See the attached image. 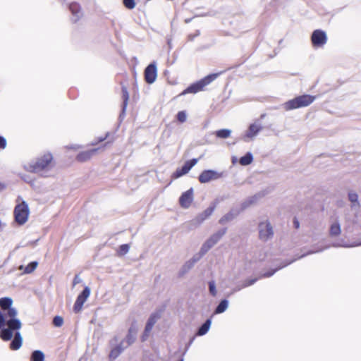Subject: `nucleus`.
Here are the masks:
<instances>
[{"label": "nucleus", "instance_id": "4468645a", "mask_svg": "<svg viewBox=\"0 0 361 361\" xmlns=\"http://www.w3.org/2000/svg\"><path fill=\"white\" fill-rule=\"evenodd\" d=\"M159 316L157 314H152L148 319L145 328L144 333L142 336V340L143 341L147 340V338H148L149 333L151 332L154 325L157 322Z\"/></svg>", "mask_w": 361, "mask_h": 361}, {"label": "nucleus", "instance_id": "bb28decb", "mask_svg": "<svg viewBox=\"0 0 361 361\" xmlns=\"http://www.w3.org/2000/svg\"><path fill=\"white\" fill-rule=\"evenodd\" d=\"M228 307V301L226 299L222 300L216 307L215 314H221L225 312Z\"/></svg>", "mask_w": 361, "mask_h": 361}, {"label": "nucleus", "instance_id": "c9c22d12", "mask_svg": "<svg viewBox=\"0 0 361 361\" xmlns=\"http://www.w3.org/2000/svg\"><path fill=\"white\" fill-rule=\"evenodd\" d=\"M293 261H294V259H293V260H292V261H290V262H287V263L284 264L283 265H282L281 267H279V268H277V269H275L272 270L271 271L266 272V273L263 274L262 276H264V277H270V276H271L272 275H274V273H275L278 269H281V268H282V267H284L287 266L288 264H290V263H291V262H293Z\"/></svg>", "mask_w": 361, "mask_h": 361}, {"label": "nucleus", "instance_id": "39448f33", "mask_svg": "<svg viewBox=\"0 0 361 361\" xmlns=\"http://www.w3.org/2000/svg\"><path fill=\"white\" fill-rule=\"evenodd\" d=\"M29 214L28 204L25 201H22L18 203L14 209L15 221L19 225H23L27 222Z\"/></svg>", "mask_w": 361, "mask_h": 361}, {"label": "nucleus", "instance_id": "20e7f679", "mask_svg": "<svg viewBox=\"0 0 361 361\" xmlns=\"http://www.w3.org/2000/svg\"><path fill=\"white\" fill-rule=\"evenodd\" d=\"M220 75V73H212L207 75L204 78L190 85L186 90H185L183 92V94L188 93H197L204 90V88L209 85L212 81L216 80L218 76Z\"/></svg>", "mask_w": 361, "mask_h": 361}, {"label": "nucleus", "instance_id": "a211bd4d", "mask_svg": "<svg viewBox=\"0 0 361 361\" xmlns=\"http://www.w3.org/2000/svg\"><path fill=\"white\" fill-rule=\"evenodd\" d=\"M69 8L73 16V20L78 21L82 16L80 5L77 3H72L69 6Z\"/></svg>", "mask_w": 361, "mask_h": 361}, {"label": "nucleus", "instance_id": "8fccbe9b", "mask_svg": "<svg viewBox=\"0 0 361 361\" xmlns=\"http://www.w3.org/2000/svg\"><path fill=\"white\" fill-rule=\"evenodd\" d=\"M357 245H361V243H358V244H356V245H354L353 246H357ZM345 247H351L352 245H344Z\"/></svg>", "mask_w": 361, "mask_h": 361}, {"label": "nucleus", "instance_id": "4c0bfd02", "mask_svg": "<svg viewBox=\"0 0 361 361\" xmlns=\"http://www.w3.org/2000/svg\"><path fill=\"white\" fill-rule=\"evenodd\" d=\"M348 199L353 204H358V195L353 192H350L348 193Z\"/></svg>", "mask_w": 361, "mask_h": 361}, {"label": "nucleus", "instance_id": "37998d69", "mask_svg": "<svg viewBox=\"0 0 361 361\" xmlns=\"http://www.w3.org/2000/svg\"><path fill=\"white\" fill-rule=\"evenodd\" d=\"M204 255H201V252H200L198 255H195L190 260L193 262V264H195L197 262H198L201 257H202Z\"/></svg>", "mask_w": 361, "mask_h": 361}, {"label": "nucleus", "instance_id": "5fc2aeb1", "mask_svg": "<svg viewBox=\"0 0 361 361\" xmlns=\"http://www.w3.org/2000/svg\"><path fill=\"white\" fill-rule=\"evenodd\" d=\"M305 255H302L300 257H299L298 258H301L302 257H304Z\"/></svg>", "mask_w": 361, "mask_h": 361}, {"label": "nucleus", "instance_id": "f8f14e48", "mask_svg": "<svg viewBox=\"0 0 361 361\" xmlns=\"http://www.w3.org/2000/svg\"><path fill=\"white\" fill-rule=\"evenodd\" d=\"M197 163V159H192L190 161H188L185 163L182 168L178 169L175 173H173V178H178L180 176L188 173L190 170Z\"/></svg>", "mask_w": 361, "mask_h": 361}, {"label": "nucleus", "instance_id": "473e14b6", "mask_svg": "<svg viewBox=\"0 0 361 361\" xmlns=\"http://www.w3.org/2000/svg\"><path fill=\"white\" fill-rule=\"evenodd\" d=\"M214 245L207 239L200 248L201 255H204Z\"/></svg>", "mask_w": 361, "mask_h": 361}, {"label": "nucleus", "instance_id": "6ab92c4d", "mask_svg": "<svg viewBox=\"0 0 361 361\" xmlns=\"http://www.w3.org/2000/svg\"><path fill=\"white\" fill-rule=\"evenodd\" d=\"M136 334H137V330H136V329L135 327L131 326L128 329V334L126 336V339L122 341H126L125 342V345L127 348L128 346H130V345H132L135 341Z\"/></svg>", "mask_w": 361, "mask_h": 361}, {"label": "nucleus", "instance_id": "a18cd8bd", "mask_svg": "<svg viewBox=\"0 0 361 361\" xmlns=\"http://www.w3.org/2000/svg\"><path fill=\"white\" fill-rule=\"evenodd\" d=\"M326 248H327V247H319L317 250L312 249L310 251H309L307 254H312V253H316V252H322V251H323L324 250H325Z\"/></svg>", "mask_w": 361, "mask_h": 361}, {"label": "nucleus", "instance_id": "864d4df0", "mask_svg": "<svg viewBox=\"0 0 361 361\" xmlns=\"http://www.w3.org/2000/svg\"><path fill=\"white\" fill-rule=\"evenodd\" d=\"M114 340L115 341V342H117V341H118L116 337H115Z\"/></svg>", "mask_w": 361, "mask_h": 361}, {"label": "nucleus", "instance_id": "cd10ccee", "mask_svg": "<svg viewBox=\"0 0 361 361\" xmlns=\"http://www.w3.org/2000/svg\"><path fill=\"white\" fill-rule=\"evenodd\" d=\"M253 161V156L251 152H247L245 156L242 157L240 160L239 163L242 166H247L250 164Z\"/></svg>", "mask_w": 361, "mask_h": 361}, {"label": "nucleus", "instance_id": "423d86ee", "mask_svg": "<svg viewBox=\"0 0 361 361\" xmlns=\"http://www.w3.org/2000/svg\"><path fill=\"white\" fill-rule=\"evenodd\" d=\"M259 238L262 241H267L274 236V229L271 224L267 219L261 221L258 225Z\"/></svg>", "mask_w": 361, "mask_h": 361}, {"label": "nucleus", "instance_id": "c85d7f7f", "mask_svg": "<svg viewBox=\"0 0 361 361\" xmlns=\"http://www.w3.org/2000/svg\"><path fill=\"white\" fill-rule=\"evenodd\" d=\"M341 226L338 221L334 222L330 227V235L331 236H338L341 233Z\"/></svg>", "mask_w": 361, "mask_h": 361}, {"label": "nucleus", "instance_id": "f3484780", "mask_svg": "<svg viewBox=\"0 0 361 361\" xmlns=\"http://www.w3.org/2000/svg\"><path fill=\"white\" fill-rule=\"evenodd\" d=\"M126 341H121V343L113 348L109 353V359L113 360L117 358L120 354L126 349L127 347L125 345Z\"/></svg>", "mask_w": 361, "mask_h": 361}, {"label": "nucleus", "instance_id": "7c9ffc66", "mask_svg": "<svg viewBox=\"0 0 361 361\" xmlns=\"http://www.w3.org/2000/svg\"><path fill=\"white\" fill-rule=\"evenodd\" d=\"M231 130L229 129H221L215 132V135L219 138L226 139L230 137Z\"/></svg>", "mask_w": 361, "mask_h": 361}, {"label": "nucleus", "instance_id": "de8ad7c7", "mask_svg": "<svg viewBox=\"0 0 361 361\" xmlns=\"http://www.w3.org/2000/svg\"><path fill=\"white\" fill-rule=\"evenodd\" d=\"M5 188V185L0 182V192H1Z\"/></svg>", "mask_w": 361, "mask_h": 361}, {"label": "nucleus", "instance_id": "49530a36", "mask_svg": "<svg viewBox=\"0 0 361 361\" xmlns=\"http://www.w3.org/2000/svg\"><path fill=\"white\" fill-rule=\"evenodd\" d=\"M80 281V278L79 277V276L76 275L73 279V285H76L77 283H79Z\"/></svg>", "mask_w": 361, "mask_h": 361}, {"label": "nucleus", "instance_id": "3c124183", "mask_svg": "<svg viewBox=\"0 0 361 361\" xmlns=\"http://www.w3.org/2000/svg\"><path fill=\"white\" fill-rule=\"evenodd\" d=\"M105 138H106V137H102V138H100V139H99V142H102V141L104 140H105Z\"/></svg>", "mask_w": 361, "mask_h": 361}, {"label": "nucleus", "instance_id": "412c9836", "mask_svg": "<svg viewBox=\"0 0 361 361\" xmlns=\"http://www.w3.org/2000/svg\"><path fill=\"white\" fill-rule=\"evenodd\" d=\"M264 196L263 192H259L253 196L248 197L246 200H245L242 204L243 209L256 203L260 198Z\"/></svg>", "mask_w": 361, "mask_h": 361}, {"label": "nucleus", "instance_id": "ddd939ff", "mask_svg": "<svg viewBox=\"0 0 361 361\" xmlns=\"http://www.w3.org/2000/svg\"><path fill=\"white\" fill-rule=\"evenodd\" d=\"M193 200L192 188L184 192L179 199V203L183 208L188 209L191 205Z\"/></svg>", "mask_w": 361, "mask_h": 361}, {"label": "nucleus", "instance_id": "dca6fc26", "mask_svg": "<svg viewBox=\"0 0 361 361\" xmlns=\"http://www.w3.org/2000/svg\"><path fill=\"white\" fill-rule=\"evenodd\" d=\"M18 331L19 330L13 331V333L16 331L14 333V338L10 344V348L13 350H17L22 346L23 338Z\"/></svg>", "mask_w": 361, "mask_h": 361}, {"label": "nucleus", "instance_id": "1a4fd4ad", "mask_svg": "<svg viewBox=\"0 0 361 361\" xmlns=\"http://www.w3.org/2000/svg\"><path fill=\"white\" fill-rule=\"evenodd\" d=\"M223 176V173L214 170H204L199 176V181L201 183H209L217 180Z\"/></svg>", "mask_w": 361, "mask_h": 361}, {"label": "nucleus", "instance_id": "09e8293b", "mask_svg": "<svg viewBox=\"0 0 361 361\" xmlns=\"http://www.w3.org/2000/svg\"><path fill=\"white\" fill-rule=\"evenodd\" d=\"M294 223H295V227H296V228H298V226H299V223H298V221H295V222H294Z\"/></svg>", "mask_w": 361, "mask_h": 361}, {"label": "nucleus", "instance_id": "aec40b11", "mask_svg": "<svg viewBox=\"0 0 361 361\" xmlns=\"http://www.w3.org/2000/svg\"><path fill=\"white\" fill-rule=\"evenodd\" d=\"M97 151V149H92L79 153L77 155V160L81 162L89 160Z\"/></svg>", "mask_w": 361, "mask_h": 361}, {"label": "nucleus", "instance_id": "6e6d98bb", "mask_svg": "<svg viewBox=\"0 0 361 361\" xmlns=\"http://www.w3.org/2000/svg\"><path fill=\"white\" fill-rule=\"evenodd\" d=\"M179 361H183V359L182 358V359H180Z\"/></svg>", "mask_w": 361, "mask_h": 361}, {"label": "nucleus", "instance_id": "c03bdc74", "mask_svg": "<svg viewBox=\"0 0 361 361\" xmlns=\"http://www.w3.org/2000/svg\"><path fill=\"white\" fill-rule=\"evenodd\" d=\"M6 147V140L4 137L0 136V148L4 149Z\"/></svg>", "mask_w": 361, "mask_h": 361}, {"label": "nucleus", "instance_id": "4be33fe9", "mask_svg": "<svg viewBox=\"0 0 361 361\" xmlns=\"http://www.w3.org/2000/svg\"><path fill=\"white\" fill-rule=\"evenodd\" d=\"M238 214V212L231 210L228 213L226 214L219 219V224H225L234 219Z\"/></svg>", "mask_w": 361, "mask_h": 361}, {"label": "nucleus", "instance_id": "f03ea898", "mask_svg": "<svg viewBox=\"0 0 361 361\" xmlns=\"http://www.w3.org/2000/svg\"><path fill=\"white\" fill-rule=\"evenodd\" d=\"M53 157L49 153L44 154L43 156L37 159V160L30 165V168L34 173H39L43 176H47V172L53 167Z\"/></svg>", "mask_w": 361, "mask_h": 361}, {"label": "nucleus", "instance_id": "9d476101", "mask_svg": "<svg viewBox=\"0 0 361 361\" xmlns=\"http://www.w3.org/2000/svg\"><path fill=\"white\" fill-rule=\"evenodd\" d=\"M90 295V289L86 286L82 293L78 296L73 306V310L75 313L80 312L82 308L83 304Z\"/></svg>", "mask_w": 361, "mask_h": 361}, {"label": "nucleus", "instance_id": "c756f323", "mask_svg": "<svg viewBox=\"0 0 361 361\" xmlns=\"http://www.w3.org/2000/svg\"><path fill=\"white\" fill-rule=\"evenodd\" d=\"M30 361H44V354L41 350H35L32 353Z\"/></svg>", "mask_w": 361, "mask_h": 361}, {"label": "nucleus", "instance_id": "a19ab883", "mask_svg": "<svg viewBox=\"0 0 361 361\" xmlns=\"http://www.w3.org/2000/svg\"><path fill=\"white\" fill-rule=\"evenodd\" d=\"M123 4L128 9H133L135 7V2L134 0H123Z\"/></svg>", "mask_w": 361, "mask_h": 361}, {"label": "nucleus", "instance_id": "79ce46f5", "mask_svg": "<svg viewBox=\"0 0 361 361\" xmlns=\"http://www.w3.org/2000/svg\"><path fill=\"white\" fill-rule=\"evenodd\" d=\"M130 247L127 244H123L120 246L119 253L121 255H125L129 251Z\"/></svg>", "mask_w": 361, "mask_h": 361}, {"label": "nucleus", "instance_id": "f257e3e1", "mask_svg": "<svg viewBox=\"0 0 361 361\" xmlns=\"http://www.w3.org/2000/svg\"><path fill=\"white\" fill-rule=\"evenodd\" d=\"M13 300L11 298H0V307L6 314V317H9L7 322V328L1 329L0 337L4 341H9L13 337V331L20 330L22 327V323L17 318L18 312L16 308L12 307Z\"/></svg>", "mask_w": 361, "mask_h": 361}, {"label": "nucleus", "instance_id": "e433bc0d", "mask_svg": "<svg viewBox=\"0 0 361 361\" xmlns=\"http://www.w3.org/2000/svg\"><path fill=\"white\" fill-rule=\"evenodd\" d=\"M63 324V319L60 316H55L53 319V324L56 327H60Z\"/></svg>", "mask_w": 361, "mask_h": 361}, {"label": "nucleus", "instance_id": "2eb2a0df", "mask_svg": "<svg viewBox=\"0 0 361 361\" xmlns=\"http://www.w3.org/2000/svg\"><path fill=\"white\" fill-rule=\"evenodd\" d=\"M216 203H212L208 208H207L202 213L199 214L195 221L198 224H202L204 221L208 219L214 212L216 208Z\"/></svg>", "mask_w": 361, "mask_h": 361}, {"label": "nucleus", "instance_id": "ea45409f", "mask_svg": "<svg viewBox=\"0 0 361 361\" xmlns=\"http://www.w3.org/2000/svg\"><path fill=\"white\" fill-rule=\"evenodd\" d=\"M195 265V264H193V262L190 259L188 260V262H185V264L183 265V268H182V270H183V273H186L188 271H189L193 266Z\"/></svg>", "mask_w": 361, "mask_h": 361}, {"label": "nucleus", "instance_id": "2f4dec72", "mask_svg": "<svg viewBox=\"0 0 361 361\" xmlns=\"http://www.w3.org/2000/svg\"><path fill=\"white\" fill-rule=\"evenodd\" d=\"M257 281V279H247V280L243 281L242 286L235 287L233 289V291H238V290H240V289H242L243 288H246V287H248L250 286H252Z\"/></svg>", "mask_w": 361, "mask_h": 361}, {"label": "nucleus", "instance_id": "7ed1b4c3", "mask_svg": "<svg viewBox=\"0 0 361 361\" xmlns=\"http://www.w3.org/2000/svg\"><path fill=\"white\" fill-rule=\"evenodd\" d=\"M315 99V97L308 94H304L297 97L283 104V108L286 111L295 109L298 108L307 106L311 104Z\"/></svg>", "mask_w": 361, "mask_h": 361}, {"label": "nucleus", "instance_id": "f704fd0d", "mask_svg": "<svg viewBox=\"0 0 361 361\" xmlns=\"http://www.w3.org/2000/svg\"><path fill=\"white\" fill-rule=\"evenodd\" d=\"M209 290L212 295L216 296L217 291L216 288V284L214 281H211L209 282Z\"/></svg>", "mask_w": 361, "mask_h": 361}, {"label": "nucleus", "instance_id": "58836bf2", "mask_svg": "<svg viewBox=\"0 0 361 361\" xmlns=\"http://www.w3.org/2000/svg\"><path fill=\"white\" fill-rule=\"evenodd\" d=\"M177 119L180 123H184L187 119V114L185 111H180L177 114Z\"/></svg>", "mask_w": 361, "mask_h": 361}, {"label": "nucleus", "instance_id": "5701e85b", "mask_svg": "<svg viewBox=\"0 0 361 361\" xmlns=\"http://www.w3.org/2000/svg\"><path fill=\"white\" fill-rule=\"evenodd\" d=\"M226 228H222L214 233L208 240L215 245L220 239L226 234Z\"/></svg>", "mask_w": 361, "mask_h": 361}, {"label": "nucleus", "instance_id": "9b49d317", "mask_svg": "<svg viewBox=\"0 0 361 361\" xmlns=\"http://www.w3.org/2000/svg\"><path fill=\"white\" fill-rule=\"evenodd\" d=\"M157 77V69L155 62L148 65L145 70V80L149 83H153Z\"/></svg>", "mask_w": 361, "mask_h": 361}, {"label": "nucleus", "instance_id": "0eeeda50", "mask_svg": "<svg viewBox=\"0 0 361 361\" xmlns=\"http://www.w3.org/2000/svg\"><path fill=\"white\" fill-rule=\"evenodd\" d=\"M311 42L314 48H322L327 42L326 32L322 30H315L311 35Z\"/></svg>", "mask_w": 361, "mask_h": 361}, {"label": "nucleus", "instance_id": "72a5a7b5", "mask_svg": "<svg viewBox=\"0 0 361 361\" xmlns=\"http://www.w3.org/2000/svg\"><path fill=\"white\" fill-rule=\"evenodd\" d=\"M8 319L9 317H6V314L0 312V329H1L4 326H7V322Z\"/></svg>", "mask_w": 361, "mask_h": 361}, {"label": "nucleus", "instance_id": "393cba45", "mask_svg": "<svg viewBox=\"0 0 361 361\" xmlns=\"http://www.w3.org/2000/svg\"><path fill=\"white\" fill-rule=\"evenodd\" d=\"M212 324V321L210 319L206 320V322L199 328L197 335V336H203L206 334L209 330L210 326Z\"/></svg>", "mask_w": 361, "mask_h": 361}, {"label": "nucleus", "instance_id": "603ef678", "mask_svg": "<svg viewBox=\"0 0 361 361\" xmlns=\"http://www.w3.org/2000/svg\"><path fill=\"white\" fill-rule=\"evenodd\" d=\"M189 38H190V40H192V39H193V38H194V37H191V36L190 35V36H189Z\"/></svg>", "mask_w": 361, "mask_h": 361}, {"label": "nucleus", "instance_id": "6e6552de", "mask_svg": "<svg viewBox=\"0 0 361 361\" xmlns=\"http://www.w3.org/2000/svg\"><path fill=\"white\" fill-rule=\"evenodd\" d=\"M262 129V126L259 122H255L250 124L248 129L242 136L243 140L245 142H250L253 140Z\"/></svg>", "mask_w": 361, "mask_h": 361}, {"label": "nucleus", "instance_id": "b1692460", "mask_svg": "<svg viewBox=\"0 0 361 361\" xmlns=\"http://www.w3.org/2000/svg\"><path fill=\"white\" fill-rule=\"evenodd\" d=\"M37 262H32L26 267H24L23 265L19 266L18 269L23 270L24 274H30L37 267Z\"/></svg>", "mask_w": 361, "mask_h": 361}, {"label": "nucleus", "instance_id": "a878e982", "mask_svg": "<svg viewBox=\"0 0 361 361\" xmlns=\"http://www.w3.org/2000/svg\"><path fill=\"white\" fill-rule=\"evenodd\" d=\"M122 98H123V107H122V114L125 113L126 109L128 105V102L129 99V94L128 90L126 87H122Z\"/></svg>", "mask_w": 361, "mask_h": 361}]
</instances>
